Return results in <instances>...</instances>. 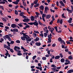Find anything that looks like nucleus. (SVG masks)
Wrapping results in <instances>:
<instances>
[{"instance_id": "51", "label": "nucleus", "mask_w": 73, "mask_h": 73, "mask_svg": "<svg viewBox=\"0 0 73 73\" xmlns=\"http://www.w3.org/2000/svg\"><path fill=\"white\" fill-rule=\"evenodd\" d=\"M10 52H12V53H13V52H14V51H13V49L12 48L10 49Z\"/></svg>"}, {"instance_id": "14", "label": "nucleus", "mask_w": 73, "mask_h": 73, "mask_svg": "<svg viewBox=\"0 0 73 73\" xmlns=\"http://www.w3.org/2000/svg\"><path fill=\"white\" fill-rule=\"evenodd\" d=\"M73 70H70L68 71L67 73H73Z\"/></svg>"}, {"instance_id": "43", "label": "nucleus", "mask_w": 73, "mask_h": 73, "mask_svg": "<svg viewBox=\"0 0 73 73\" xmlns=\"http://www.w3.org/2000/svg\"><path fill=\"white\" fill-rule=\"evenodd\" d=\"M54 28L56 30V32H57V31H58V30L57 29V27H54Z\"/></svg>"}, {"instance_id": "3", "label": "nucleus", "mask_w": 73, "mask_h": 73, "mask_svg": "<svg viewBox=\"0 0 73 73\" xmlns=\"http://www.w3.org/2000/svg\"><path fill=\"white\" fill-rule=\"evenodd\" d=\"M33 25L36 26V27H38V22H33Z\"/></svg>"}, {"instance_id": "19", "label": "nucleus", "mask_w": 73, "mask_h": 73, "mask_svg": "<svg viewBox=\"0 0 73 73\" xmlns=\"http://www.w3.org/2000/svg\"><path fill=\"white\" fill-rule=\"evenodd\" d=\"M38 2V0H35V1H34L33 2V3L34 4H37V2Z\"/></svg>"}, {"instance_id": "33", "label": "nucleus", "mask_w": 73, "mask_h": 73, "mask_svg": "<svg viewBox=\"0 0 73 73\" xmlns=\"http://www.w3.org/2000/svg\"><path fill=\"white\" fill-rule=\"evenodd\" d=\"M42 59L43 60H46V58L45 57H42Z\"/></svg>"}, {"instance_id": "10", "label": "nucleus", "mask_w": 73, "mask_h": 73, "mask_svg": "<svg viewBox=\"0 0 73 73\" xmlns=\"http://www.w3.org/2000/svg\"><path fill=\"white\" fill-rule=\"evenodd\" d=\"M26 37L23 36L21 37V39L22 40H23V41H25V39H26Z\"/></svg>"}, {"instance_id": "63", "label": "nucleus", "mask_w": 73, "mask_h": 73, "mask_svg": "<svg viewBox=\"0 0 73 73\" xmlns=\"http://www.w3.org/2000/svg\"><path fill=\"white\" fill-rule=\"evenodd\" d=\"M56 44H55V43H54L53 44H52V46H53V47H55V46H56Z\"/></svg>"}, {"instance_id": "8", "label": "nucleus", "mask_w": 73, "mask_h": 73, "mask_svg": "<svg viewBox=\"0 0 73 73\" xmlns=\"http://www.w3.org/2000/svg\"><path fill=\"white\" fill-rule=\"evenodd\" d=\"M61 4V5L63 6V7H64L65 6V4L63 3V2L62 1H61L59 2Z\"/></svg>"}, {"instance_id": "7", "label": "nucleus", "mask_w": 73, "mask_h": 73, "mask_svg": "<svg viewBox=\"0 0 73 73\" xmlns=\"http://www.w3.org/2000/svg\"><path fill=\"white\" fill-rule=\"evenodd\" d=\"M61 4V5L63 6V7H64L65 6V4L63 3V2L62 1H61L59 2Z\"/></svg>"}, {"instance_id": "41", "label": "nucleus", "mask_w": 73, "mask_h": 73, "mask_svg": "<svg viewBox=\"0 0 73 73\" xmlns=\"http://www.w3.org/2000/svg\"><path fill=\"white\" fill-rule=\"evenodd\" d=\"M26 54V56H27V54H28V53L27 52H25V53H23V56H25V54Z\"/></svg>"}, {"instance_id": "5", "label": "nucleus", "mask_w": 73, "mask_h": 73, "mask_svg": "<svg viewBox=\"0 0 73 73\" xmlns=\"http://www.w3.org/2000/svg\"><path fill=\"white\" fill-rule=\"evenodd\" d=\"M35 45H36V46H40V45H41V43H40V42H36L35 43Z\"/></svg>"}, {"instance_id": "61", "label": "nucleus", "mask_w": 73, "mask_h": 73, "mask_svg": "<svg viewBox=\"0 0 73 73\" xmlns=\"http://www.w3.org/2000/svg\"><path fill=\"white\" fill-rule=\"evenodd\" d=\"M23 52H27V51H28V50H26V49H25L23 50Z\"/></svg>"}, {"instance_id": "46", "label": "nucleus", "mask_w": 73, "mask_h": 73, "mask_svg": "<svg viewBox=\"0 0 73 73\" xmlns=\"http://www.w3.org/2000/svg\"><path fill=\"white\" fill-rule=\"evenodd\" d=\"M36 58V56L35 55L33 57V60H35V58Z\"/></svg>"}, {"instance_id": "45", "label": "nucleus", "mask_w": 73, "mask_h": 73, "mask_svg": "<svg viewBox=\"0 0 73 73\" xmlns=\"http://www.w3.org/2000/svg\"><path fill=\"white\" fill-rule=\"evenodd\" d=\"M52 36V34H51V33H50V35H49L48 36V38H51V36Z\"/></svg>"}, {"instance_id": "20", "label": "nucleus", "mask_w": 73, "mask_h": 73, "mask_svg": "<svg viewBox=\"0 0 73 73\" xmlns=\"http://www.w3.org/2000/svg\"><path fill=\"white\" fill-rule=\"evenodd\" d=\"M60 61L61 62H64L65 61V59L64 58H62L60 60Z\"/></svg>"}, {"instance_id": "55", "label": "nucleus", "mask_w": 73, "mask_h": 73, "mask_svg": "<svg viewBox=\"0 0 73 73\" xmlns=\"http://www.w3.org/2000/svg\"><path fill=\"white\" fill-rule=\"evenodd\" d=\"M4 47L5 48H7V45L5 44H4Z\"/></svg>"}, {"instance_id": "38", "label": "nucleus", "mask_w": 73, "mask_h": 73, "mask_svg": "<svg viewBox=\"0 0 73 73\" xmlns=\"http://www.w3.org/2000/svg\"><path fill=\"white\" fill-rule=\"evenodd\" d=\"M15 15H18V12H17V11L16 10H15Z\"/></svg>"}, {"instance_id": "42", "label": "nucleus", "mask_w": 73, "mask_h": 73, "mask_svg": "<svg viewBox=\"0 0 73 73\" xmlns=\"http://www.w3.org/2000/svg\"><path fill=\"white\" fill-rule=\"evenodd\" d=\"M59 55L61 58H62V57H63V55H62V53H61L60 54H59Z\"/></svg>"}, {"instance_id": "9", "label": "nucleus", "mask_w": 73, "mask_h": 73, "mask_svg": "<svg viewBox=\"0 0 73 73\" xmlns=\"http://www.w3.org/2000/svg\"><path fill=\"white\" fill-rule=\"evenodd\" d=\"M50 17H51V15H50V14L48 15H47L46 19H50Z\"/></svg>"}, {"instance_id": "28", "label": "nucleus", "mask_w": 73, "mask_h": 73, "mask_svg": "<svg viewBox=\"0 0 73 73\" xmlns=\"http://www.w3.org/2000/svg\"><path fill=\"white\" fill-rule=\"evenodd\" d=\"M21 24H22V23H20V24H18V25H19V26L20 27H23V26L21 25Z\"/></svg>"}, {"instance_id": "37", "label": "nucleus", "mask_w": 73, "mask_h": 73, "mask_svg": "<svg viewBox=\"0 0 73 73\" xmlns=\"http://www.w3.org/2000/svg\"><path fill=\"white\" fill-rule=\"evenodd\" d=\"M62 18H66V17H65V16H64V14H62Z\"/></svg>"}, {"instance_id": "53", "label": "nucleus", "mask_w": 73, "mask_h": 73, "mask_svg": "<svg viewBox=\"0 0 73 73\" xmlns=\"http://www.w3.org/2000/svg\"><path fill=\"white\" fill-rule=\"evenodd\" d=\"M17 54L18 56H21V55H22V54L20 52H19L18 54Z\"/></svg>"}, {"instance_id": "16", "label": "nucleus", "mask_w": 73, "mask_h": 73, "mask_svg": "<svg viewBox=\"0 0 73 73\" xmlns=\"http://www.w3.org/2000/svg\"><path fill=\"white\" fill-rule=\"evenodd\" d=\"M60 42V44H64V45H65V41H64V40H62Z\"/></svg>"}, {"instance_id": "34", "label": "nucleus", "mask_w": 73, "mask_h": 73, "mask_svg": "<svg viewBox=\"0 0 73 73\" xmlns=\"http://www.w3.org/2000/svg\"><path fill=\"white\" fill-rule=\"evenodd\" d=\"M16 43L20 44V41L19 40H17L16 41Z\"/></svg>"}, {"instance_id": "59", "label": "nucleus", "mask_w": 73, "mask_h": 73, "mask_svg": "<svg viewBox=\"0 0 73 73\" xmlns=\"http://www.w3.org/2000/svg\"><path fill=\"white\" fill-rule=\"evenodd\" d=\"M60 19H57V23H59V22H60Z\"/></svg>"}, {"instance_id": "56", "label": "nucleus", "mask_w": 73, "mask_h": 73, "mask_svg": "<svg viewBox=\"0 0 73 73\" xmlns=\"http://www.w3.org/2000/svg\"><path fill=\"white\" fill-rule=\"evenodd\" d=\"M38 23L39 25H42V23H41V22H40V21H38Z\"/></svg>"}, {"instance_id": "26", "label": "nucleus", "mask_w": 73, "mask_h": 73, "mask_svg": "<svg viewBox=\"0 0 73 73\" xmlns=\"http://www.w3.org/2000/svg\"><path fill=\"white\" fill-rule=\"evenodd\" d=\"M51 69L53 71V72H55L56 69V68H51Z\"/></svg>"}, {"instance_id": "21", "label": "nucleus", "mask_w": 73, "mask_h": 73, "mask_svg": "<svg viewBox=\"0 0 73 73\" xmlns=\"http://www.w3.org/2000/svg\"><path fill=\"white\" fill-rule=\"evenodd\" d=\"M33 36L35 38L37 37V34L35 33H33Z\"/></svg>"}, {"instance_id": "29", "label": "nucleus", "mask_w": 73, "mask_h": 73, "mask_svg": "<svg viewBox=\"0 0 73 73\" xmlns=\"http://www.w3.org/2000/svg\"><path fill=\"white\" fill-rule=\"evenodd\" d=\"M68 59L69 60H73V58H72V56H70L68 57Z\"/></svg>"}, {"instance_id": "57", "label": "nucleus", "mask_w": 73, "mask_h": 73, "mask_svg": "<svg viewBox=\"0 0 73 73\" xmlns=\"http://www.w3.org/2000/svg\"><path fill=\"white\" fill-rule=\"evenodd\" d=\"M25 20L26 21H29V19L28 18L25 19Z\"/></svg>"}, {"instance_id": "49", "label": "nucleus", "mask_w": 73, "mask_h": 73, "mask_svg": "<svg viewBox=\"0 0 73 73\" xmlns=\"http://www.w3.org/2000/svg\"><path fill=\"white\" fill-rule=\"evenodd\" d=\"M65 62H68V63H70V61H69V60H68L67 59H66L65 60Z\"/></svg>"}, {"instance_id": "36", "label": "nucleus", "mask_w": 73, "mask_h": 73, "mask_svg": "<svg viewBox=\"0 0 73 73\" xmlns=\"http://www.w3.org/2000/svg\"><path fill=\"white\" fill-rule=\"evenodd\" d=\"M44 37H46L47 36V33H44Z\"/></svg>"}, {"instance_id": "12", "label": "nucleus", "mask_w": 73, "mask_h": 73, "mask_svg": "<svg viewBox=\"0 0 73 73\" xmlns=\"http://www.w3.org/2000/svg\"><path fill=\"white\" fill-rule=\"evenodd\" d=\"M14 50H15L17 52V53H20V52H21V51H20V50L19 49H15Z\"/></svg>"}, {"instance_id": "60", "label": "nucleus", "mask_w": 73, "mask_h": 73, "mask_svg": "<svg viewBox=\"0 0 73 73\" xmlns=\"http://www.w3.org/2000/svg\"><path fill=\"white\" fill-rule=\"evenodd\" d=\"M53 21H51L50 23L49 24H50V25H52V24L53 23Z\"/></svg>"}, {"instance_id": "44", "label": "nucleus", "mask_w": 73, "mask_h": 73, "mask_svg": "<svg viewBox=\"0 0 73 73\" xmlns=\"http://www.w3.org/2000/svg\"><path fill=\"white\" fill-rule=\"evenodd\" d=\"M2 19L4 21H7V20L5 19L4 18H2Z\"/></svg>"}, {"instance_id": "2", "label": "nucleus", "mask_w": 73, "mask_h": 73, "mask_svg": "<svg viewBox=\"0 0 73 73\" xmlns=\"http://www.w3.org/2000/svg\"><path fill=\"white\" fill-rule=\"evenodd\" d=\"M6 38H8V40L9 41H11L12 40L11 39V37H10L8 35H6Z\"/></svg>"}, {"instance_id": "48", "label": "nucleus", "mask_w": 73, "mask_h": 73, "mask_svg": "<svg viewBox=\"0 0 73 73\" xmlns=\"http://www.w3.org/2000/svg\"><path fill=\"white\" fill-rule=\"evenodd\" d=\"M34 32L36 33H38V34H39V32H38V31H34Z\"/></svg>"}, {"instance_id": "30", "label": "nucleus", "mask_w": 73, "mask_h": 73, "mask_svg": "<svg viewBox=\"0 0 73 73\" xmlns=\"http://www.w3.org/2000/svg\"><path fill=\"white\" fill-rule=\"evenodd\" d=\"M39 36H41L42 38H44V35H43L42 33H41V34H40Z\"/></svg>"}, {"instance_id": "4", "label": "nucleus", "mask_w": 73, "mask_h": 73, "mask_svg": "<svg viewBox=\"0 0 73 73\" xmlns=\"http://www.w3.org/2000/svg\"><path fill=\"white\" fill-rule=\"evenodd\" d=\"M11 27L13 28H16V25L15 24H13L11 25Z\"/></svg>"}, {"instance_id": "17", "label": "nucleus", "mask_w": 73, "mask_h": 73, "mask_svg": "<svg viewBox=\"0 0 73 73\" xmlns=\"http://www.w3.org/2000/svg\"><path fill=\"white\" fill-rule=\"evenodd\" d=\"M31 39H32L31 38H28L27 37V38L26 40V41H31Z\"/></svg>"}, {"instance_id": "18", "label": "nucleus", "mask_w": 73, "mask_h": 73, "mask_svg": "<svg viewBox=\"0 0 73 73\" xmlns=\"http://www.w3.org/2000/svg\"><path fill=\"white\" fill-rule=\"evenodd\" d=\"M19 49V50H20V48L19 47V46H15L14 47V49Z\"/></svg>"}, {"instance_id": "31", "label": "nucleus", "mask_w": 73, "mask_h": 73, "mask_svg": "<svg viewBox=\"0 0 73 73\" xmlns=\"http://www.w3.org/2000/svg\"><path fill=\"white\" fill-rule=\"evenodd\" d=\"M62 22H63V21L62 20V19H61L60 20V21H59L60 23V24H62Z\"/></svg>"}, {"instance_id": "35", "label": "nucleus", "mask_w": 73, "mask_h": 73, "mask_svg": "<svg viewBox=\"0 0 73 73\" xmlns=\"http://www.w3.org/2000/svg\"><path fill=\"white\" fill-rule=\"evenodd\" d=\"M19 15L20 16H22V17L24 16V15H23V13H20L19 14Z\"/></svg>"}, {"instance_id": "62", "label": "nucleus", "mask_w": 73, "mask_h": 73, "mask_svg": "<svg viewBox=\"0 0 73 73\" xmlns=\"http://www.w3.org/2000/svg\"><path fill=\"white\" fill-rule=\"evenodd\" d=\"M42 17H45V15L44 14H42Z\"/></svg>"}, {"instance_id": "13", "label": "nucleus", "mask_w": 73, "mask_h": 73, "mask_svg": "<svg viewBox=\"0 0 73 73\" xmlns=\"http://www.w3.org/2000/svg\"><path fill=\"white\" fill-rule=\"evenodd\" d=\"M59 58H60V56H57L55 57V59L57 60V59H59Z\"/></svg>"}, {"instance_id": "24", "label": "nucleus", "mask_w": 73, "mask_h": 73, "mask_svg": "<svg viewBox=\"0 0 73 73\" xmlns=\"http://www.w3.org/2000/svg\"><path fill=\"white\" fill-rule=\"evenodd\" d=\"M13 31L14 32H18V30L17 29H13Z\"/></svg>"}, {"instance_id": "64", "label": "nucleus", "mask_w": 73, "mask_h": 73, "mask_svg": "<svg viewBox=\"0 0 73 73\" xmlns=\"http://www.w3.org/2000/svg\"><path fill=\"white\" fill-rule=\"evenodd\" d=\"M0 8L1 9H4V7H3V6H0Z\"/></svg>"}, {"instance_id": "23", "label": "nucleus", "mask_w": 73, "mask_h": 73, "mask_svg": "<svg viewBox=\"0 0 73 73\" xmlns=\"http://www.w3.org/2000/svg\"><path fill=\"white\" fill-rule=\"evenodd\" d=\"M52 30L51 29V30L50 32L51 33H52H52L53 32V31L54 30V28H53V27H52Z\"/></svg>"}, {"instance_id": "27", "label": "nucleus", "mask_w": 73, "mask_h": 73, "mask_svg": "<svg viewBox=\"0 0 73 73\" xmlns=\"http://www.w3.org/2000/svg\"><path fill=\"white\" fill-rule=\"evenodd\" d=\"M66 10L69 12H70V13H72V10H70V9H66Z\"/></svg>"}, {"instance_id": "54", "label": "nucleus", "mask_w": 73, "mask_h": 73, "mask_svg": "<svg viewBox=\"0 0 73 73\" xmlns=\"http://www.w3.org/2000/svg\"><path fill=\"white\" fill-rule=\"evenodd\" d=\"M14 42H14V41H11V42H10V43L11 44H14Z\"/></svg>"}, {"instance_id": "50", "label": "nucleus", "mask_w": 73, "mask_h": 73, "mask_svg": "<svg viewBox=\"0 0 73 73\" xmlns=\"http://www.w3.org/2000/svg\"><path fill=\"white\" fill-rule=\"evenodd\" d=\"M6 48H7V49H8V50H10V49H11V48L8 46H7Z\"/></svg>"}, {"instance_id": "58", "label": "nucleus", "mask_w": 73, "mask_h": 73, "mask_svg": "<svg viewBox=\"0 0 73 73\" xmlns=\"http://www.w3.org/2000/svg\"><path fill=\"white\" fill-rule=\"evenodd\" d=\"M5 2L4 1H1L0 2V4H5Z\"/></svg>"}, {"instance_id": "52", "label": "nucleus", "mask_w": 73, "mask_h": 73, "mask_svg": "<svg viewBox=\"0 0 73 73\" xmlns=\"http://www.w3.org/2000/svg\"><path fill=\"white\" fill-rule=\"evenodd\" d=\"M15 21H16V22H18V21H19V19H18L17 18H16L15 19Z\"/></svg>"}, {"instance_id": "25", "label": "nucleus", "mask_w": 73, "mask_h": 73, "mask_svg": "<svg viewBox=\"0 0 73 73\" xmlns=\"http://www.w3.org/2000/svg\"><path fill=\"white\" fill-rule=\"evenodd\" d=\"M39 8L41 9H44V6L42 5L39 7Z\"/></svg>"}, {"instance_id": "47", "label": "nucleus", "mask_w": 73, "mask_h": 73, "mask_svg": "<svg viewBox=\"0 0 73 73\" xmlns=\"http://www.w3.org/2000/svg\"><path fill=\"white\" fill-rule=\"evenodd\" d=\"M26 33H24V34H23V35L24 36L23 37H27V35H26L25 34H26Z\"/></svg>"}, {"instance_id": "1", "label": "nucleus", "mask_w": 73, "mask_h": 73, "mask_svg": "<svg viewBox=\"0 0 73 73\" xmlns=\"http://www.w3.org/2000/svg\"><path fill=\"white\" fill-rule=\"evenodd\" d=\"M73 20V19L72 18H70L69 20H68L67 21L70 24V23H72V21Z\"/></svg>"}, {"instance_id": "32", "label": "nucleus", "mask_w": 73, "mask_h": 73, "mask_svg": "<svg viewBox=\"0 0 73 73\" xmlns=\"http://www.w3.org/2000/svg\"><path fill=\"white\" fill-rule=\"evenodd\" d=\"M44 31V32H46V33H48V30H45V29H43Z\"/></svg>"}, {"instance_id": "15", "label": "nucleus", "mask_w": 73, "mask_h": 73, "mask_svg": "<svg viewBox=\"0 0 73 73\" xmlns=\"http://www.w3.org/2000/svg\"><path fill=\"white\" fill-rule=\"evenodd\" d=\"M31 21H34L35 20V17L33 16H31Z\"/></svg>"}, {"instance_id": "11", "label": "nucleus", "mask_w": 73, "mask_h": 73, "mask_svg": "<svg viewBox=\"0 0 73 73\" xmlns=\"http://www.w3.org/2000/svg\"><path fill=\"white\" fill-rule=\"evenodd\" d=\"M34 40L36 42V41H39V40H40V38L38 37H37L35 39H34Z\"/></svg>"}, {"instance_id": "22", "label": "nucleus", "mask_w": 73, "mask_h": 73, "mask_svg": "<svg viewBox=\"0 0 73 73\" xmlns=\"http://www.w3.org/2000/svg\"><path fill=\"white\" fill-rule=\"evenodd\" d=\"M58 40L59 42H61L62 41V38L61 37H59L58 39Z\"/></svg>"}, {"instance_id": "40", "label": "nucleus", "mask_w": 73, "mask_h": 73, "mask_svg": "<svg viewBox=\"0 0 73 73\" xmlns=\"http://www.w3.org/2000/svg\"><path fill=\"white\" fill-rule=\"evenodd\" d=\"M23 4L25 7H26L27 5H26V3H25V2H23Z\"/></svg>"}, {"instance_id": "39", "label": "nucleus", "mask_w": 73, "mask_h": 73, "mask_svg": "<svg viewBox=\"0 0 73 73\" xmlns=\"http://www.w3.org/2000/svg\"><path fill=\"white\" fill-rule=\"evenodd\" d=\"M35 13L36 15H39L40 16V13H38L37 12H36Z\"/></svg>"}, {"instance_id": "6", "label": "nucleus", "mask_w": 73, "mask_h": 73, "mask_svg": "<svg viewBox=\"0 0 73 73\" xmlns=\"http://www.w3.org/2000/svg\"><path fill=\"white\" fill-rule=\"evenodd\" d=\"M61 4V5L63 6V7H64L65 6V4L63 3V2L62 1H61L59 2Z\"/></svg>"}]
</instances>
